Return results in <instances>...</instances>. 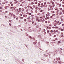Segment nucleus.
Instances as JSON below:
<instances>
[{"mask_svg": "<svg viewBox=\"0 0 64 64\" xmlns=\"http://www.w3.org/2000/svg\"><path fill=\"white\" fill-rule=\"evenodd\" d=\"M38 7H40V6L41 5L40 4H38Z\"/></svg>", "mask_w": 64, "mask_h": 64, "instance_id": "nucleus-24", "label": "nucleus"}, {"mask_svg": "<svg viewBox=\"0 0 64 64\" xmlns=\"http://www.w3.org/2000/svg\"><path fill=\"white\" fill-rule=\"evenodd\" d=\"M49 35H50V36H51V34L50 33L49 34Z\"/></svg>", "mask_w": 64, "mask_h": 64, "instance_id": "nucleus-61", "label": "nucleus"}, {"mask_svg": "<svg viewBox=\"0 0 64 64\" xmlns=\"http://www.w3.org/2000/svg\"><path fill=\"white\" fill-rule=\"evenodd\" d=\"M31 17H33V16H34V15H33V14H32L31 15Z\"/></svg>", "mask_w": 64, "mask_h": 64, "instance_id": "nucleus-47", "label": "nucleus"}, {"mask_svg": "<svg viewBox=\"0 0 64 64\" xmlns=\"http://www.w3.org/2000/svg\"><path fill=\"white\" fill-rule=\"evenodd\" d=\"M62 12H60L59 13V15H62Z\"/></svg>", "mask_w": 64, "mask_h": 64, "instance_id": "nucleus-9", "label": "nucleus"}, {"mask_svg": "<svg viewBox=\"0 0 64 64\" xmlns=\"http://www.w3.org/2000/svg\"><path fill=\"white\" fill-rule=\"evenodd\" d=\"M60 10H62V8H60Z\"/></svg>", "mask_w": 64, "mask_h": 64, "instance_id": "nucleus-52", "label": "nucleus"}, {"mask_svg": "<svg viewBox=\"0 0 64 64\" xmlns=\"http://www.w3.org/2000/svg\"><path fill=\"white\" fill-rule=\"evenodd\" d=\"M36 19H39V17H38L37 16H36Z\"/></svg>", "mask_w": 64, "mask_h": 64, "instance_id": "nucleus-14", "label": "nucleus"}, {"mask_svg": "<svg viewBox=\"0 0 64 64\" xmlns=\"http://www.w3.org/2000/svg\"><path fill=\"white\" fill-rule=\"evenodd\" d=\"M27 15H26L25 16V17L26 18L27 17Z\"/></svg>", "mask_w": 64, "mask_h": 64, "instance_id": "nucleus-59", "label": "nucleus"}, {"mask_svg": "<svg viewBox=\"0 0 64 64\" xmlns=\"http://www.w3.org/2000/svg\"><path fill=\"white\" fill-rule=\"evenodd\" d=\"M31 20H28V22H31Z\"/></svg>", "mask_w": 64, "mask_h": 64, "instance_id": "nucleus-13", "label": "nucleus"}, {"mask_svg": "<svg viewBox=\"0 0 64 64\" xmlns=\"http://www.w3.org/2000/svg\"><path fill=\"white\" fill-rule=\"evenodd\" d=\"M13 16L14 17V18H16V16H15L14 15H13Z\"/></svg>", "mask_w": 64, "mask_h": 64, "instance_id": "nucleus-36", "label": "nucleus"}, {"mask_svg": "<svg viewBox=\"0 0 64 64\" xmlns=\"http://www.w3.org/2000/svg\"><path fill=\"white\" fill-rule=\"evenodd\" d=\"M49 18H50V17L48 16V17H46L45 18V19L46 20H47L48 19H49Z\"/></svg>", "mask_w": 64, "mask_h": 64, "instance_id": "nucleus-2", "label": "nucleus"}, {"mask_svg": "<svg viewBox=\"0 0 64 64\" xmlns=\"http://www.w3.org/2000/svg\"><path fill=\"white\" fill-rule=\"evenodd\" d=\"M40 22H44V20L41 19L40 20Z\"/></svg>", "mask_w": 64, "mask_h": 64, "instance_id": "nucleus-5", "label": "nucleus"}, {"mask_svg": "<svg viewBox=\"0 0 64 64\" xmlns=\"http://www.w3.org/2000/svg\"><path fill=\"white\" fill-rule=\"evenodd\" d=\"M55 40H58V39H57V38H55Z\"/></svg>", "mask_w": 64, "mask_h": 64, "instance_id": "nucleus-40", "label": "nucleus"}, {"mask_svg": "<svg viewBox=\"0 0 64 64\" xmlns=\"http://www.w3.org/2000/svg\"><path fill=\"white\" fill-rule=\"evenodd\" d=\"M47 3V4H50V2H48Z\"/></svg>", "mask_w": 64, "mask_h": 64, "instance_id": "nucleus-26", "label": "nucleus"}, {"mask_svg": "<svg viewBox=\"0 0 64 64\" xmlns=\"http://www.w3.org/2000/svg\"><path fill=\"white\" fill-rule=\"evenodd\" d=\"M36 28H39V26H36Z\"/></svg>", "mask_w": 64, "mask_h": 64, "instance_id": "nucleus-32", "label": "nucleus"}, {"mask_svg": "<svg viewBox=\"0 0 64 64\" xmlns=\"http://www.w3.org/2000/svg\"><path fill=\"white\" fill-rule=\"evenodd\" d=\"M62 26H64V24H62Z\"/></svg>", "mask_w": 64, "mask_h": 64, "instance_id": "nucleus-64", "label": "nucleus"}, {"mask_svg": "<svg viewBox=\"0 0 64 64\" xmlns=\"http://www.w3.org/2000/svg\"><path fill=\"white\" fill-rule=\"evenodd\" d=\"M44 13H45V12H42V14H43V15H44Z\"/></svg>", "mask_w": 64, "mask_h": 64, "instance_id": "nucleus-27", "label": "nucleus"}, {"mask_svg": "<svg viewBox=\"0 0 64 64\" xmlns=\"http://www.w3.org/2000/svg\"><path fill=\"white\" fill-rule=\"evenodd\" d=\"M44 10H40V12H43Z\"/></svg>", "mask_w": 64, "mask_h": 64, "instance_id": "nucleus-6", "label": "nucleus"}, {"mask_svg": "<svg viewBox=\"0 0 64 64\" xmlns=\"http://www.w3.org/2000/svg\"><path fill=\"white\" fill-rule=\"evenodd\" d=\"M56 60H57V61H58V58H56Z\"/></svg>", "mask_w": 64, "mask_h": 64, "instance_id": "nucleus-30", "label": "nucleus"}, {"mask_svg": "<svg viewBox=\"0 0 64 64\" xmlns=\"http://www.w3.org/2000/svg\"><path fill=\"white\" fill-rule=\"evenodd\" d=\"M58 43H61V42H60V41H58Z\"/></svg>", "mask_w": 64, "mask_h": 64, "instance_id": "nucleus-56", "label": "nucleus"}, {"mask_svg": "<svg viewBox=\"0 0 64 64\" xmlns=\"http://www.w3.org/2000/svg\"><path fill=\"white\" fill-rule=\"evenodd\" d=\"M49 32H50V31H49V30H48L47 31V33H49Z\"/></svg>", "mask_w": 64, "mask_h": 64, "instance_id": "nucleus-28", "label": "nucleus"}, {"mask_svg": "<svg viewBox=\"0 0 64 64\" xmlns=\"http://www.w3.org/2000/svg\"><path fill=\"white\" fill-rule=\"evenodd\" d=\"M10 4H12V2H10Z\"/></svg>", "mask_w": 64, "mask_h": 64, "instance_id": "nucleus-39", "label": "nucleus"}, {"mask_svg": "<svg viewBox=\"0 0 64 64\" xmlns=\"http://www.w3.org/2000/svg\"><path fill=\"white\" fill-rule=\"evenodd\" d=\"M59 28V27L58 26H55V29L56 28Z\"/></svg>", "mask_w": 64, "mask_h": 64, "instance_id": "nucleus-23", "label": "nucleus"}, {"mask_svg": "<svg viewBox=\"0 0 64 64\" xmlns=\"http://www.w3.org/2000/svg\"><path fill=\"white\" fill-rule=\"evenodd\" d=\"M42 17L43 18H45V16H42Z\"/></svg>", "mask_w": 64, "mask_h": 64, "instance_id": "nucleus-55", "label": "nucleus"}, {"mask_svg": "<svg viewBox=\"0 0 64 64\" xmlns=\"http://www.w3.org/2000/svg\"><path fill=\"white\" fill-rule=\"evenodd\" d=\"M29 38H32V37L31 36H29Z\"/></svg>", "mask_w": 64, "mask_h": 64, "instance_id": "nucleus-33", "label": "nucleus"}, {"mask_svg": "<svg viewBox=\"0 0 64 64\" xmlns=\"http://www.w3.org/2000/svg\"><path fill=\"white\" fill-rule=\"evenodd\" d=\"M20 18V19H23V18L22 17H21Z\"/></svg>", "mask_w": 64, "mask_h": 64, "instance_id": "nucleus-50", "label": "nucleus"}, {"mask_svg": "<svg viewBox=\"0 0 64 64\" xmlns=\"http://www.w3.org/2000/svg\"><path fill=\"white\" fill-rule=\"evenodd\" d=\"M19 18H18V17H17L16 18V20H18V19Z\"/></svg>", "mask_w": 64, "mask_h": 64, "instance_id": "nucleus-34", "label": "nucleus"}, {"mask_svg": "<svg viewBox=\"0 0 64 64\" xmlns=\"http://www.w3.org/2000/svg\"><path fill=\"white\" fill-rule=\"evenodd\" d=\"M48 15L49 16V15H49V14H50V13H49V12H48Z\"/></svg>", "mask_w": 64, "mask_h": 64, "instance_id": "nucleus-46", "label": "nucleus"}, {"mask_svg": "<svg viewBox=\"0 0 64 64\" xmlns=\"http://www.w3.org/2000/svg\"><path fill=\"white\" fill-rule=\"evenodd\" d=\"M53 32H54V33H56V30H54L53 31Z\"/></svg>", "mask_w": 64, "mask_h": 64, "instance_id": "nucleus-21", "label": "nucleus"}, {"mask_svg": "<svg viewBox=\"0 0 64 64\" xmlns=\"http://www.w3.org/2000/svg\"><path fill=\"white\" fill-rule=\"evenodd\" d=\"M31 14H32L31 13H30L28 14V15H29L30 16V15H31Z\"/></svg>", "mask_w": 64, "mask_h": 64, "instance_id": "nucleus-20", "label": "nucleus"}, {"mask_svg": "<svg viewBox=\"0 0 64 64\" xmlns=\"http://www.w3.org/2000/svg\"><path fill=\"white\" fill-rule=\"evenodd\" d=\"M31 13H33V11L32 10H31Z\"/></svg>", "mask_w": 64, "mask_h": 64, "instance_id": "nucleus-45", "label": "nucleus"}, {"mask_svg": "<svg viewBox=\"0 0 64 64\" xmlns=\"http://www.w3.org/2000/svg\"><path fill=\"white\" fill-rule=\"evenodd\" d=\"M16 7L15 6L14 7V9H16Z\"/></svg>", "mask_w": 64, "mask_h": 64, "instance_id": "nucleus-60", "label": "nucleus"}, {"mask_svg": "<svg viewBox=\"0 0 64 64\" xmlns=\"http://www.w3.org/2000/svg\"><path fill=\"white\" fill-rule=\"evenodd\" d=\"M39 29V31H40V30H41V28H40Z\"/></svg>", "mask_w": 64, "mask_h": 64, "instance_id": "nucleus-41", "label": "nucleus"}, {"mask_svg": "<svg viewBox=\"0 0 64 64\" xmlns=\"http://www.w3.org/2000/svg\"><path fill=\"white\" fill-rule=\"evenodd\" d=\"M51 12L52 13H54V11H52H52H51Z\"/></svg>", "mask_w": 64, "mask_h": 64, "instance_id": "nucleus-19", "label": "nucleus"}, {"mask_svg": "<svg viewBox=\"0 0 64 64\" xmlns=\"http://www.w3.org/2000/svg\"><path fill=\"white\" fill-rule=\"evenodd\" d=\"M30 9H31L32 10H34V8H32V6H30Z\"/></svg>", "mask_w": 64, "mask_h": 64, "instance_id": "nucleus-4", "label": "nucleus"}, {"mask_svg": "<svg viewBox=\"0 0 64 64\" xmlns=\"http://www.w3.org/2000/svg\"><path fill=\"white\" fill-rule=\"evenodd\" d=\"M61 35H63V32H61L60 33Z\"/></svg>", "mask_w": 64, "mask_h": 64, "instance_id": "nucleus-42", "label": "nucleus"}, {"mask_svg": "<svg viewBox=\"0 0 64 64\" xmlns=\"http://www.w3.org/2000/svg\"><path fill=\"white\" fill-rule=\"evenodd\" d=\"M27 7L28 8H29L30 7V6H27Z\"/></svg>", "mask_w": 64, "mask_h": 64, "instance_id": "nucleus-54", "label": "nucleus"}, {"mask_svg": "<svg viewBox=\"0 0 64 64\" xmlns=\"http://www.w3.org/2000/svg\"><path fill=\"white\" fill-rule=\"evenodd\" d=\"M49 26L50 27V26H52V25H51V24H50L49 25Z\"/></svg>", "mask_w": 64, "mask_h": 64, "instance_id": "nucleus-57", "label": "nucleus"}, {"mask_svg": "<svg viewBox=\"0 0 64 64\" xmlns=\"http://www.w3.org/2000/svg\"><path fill=\"white\" fill-rule=\"evenodd\" d=\"M35 3L36 4H37V2H36Z\"/></svg>", "mask_w": 64, "mask_h": 64, "instance_id": "nucleus-38", "label": "nucleus"}, {"mask_svg": "<svg viewBox=\"0 0 64 64\" xmlns=\"http://www.w3.org/2000/svg\"><path fill=\"white\" fill-rule=\"evenodd\" d=\"M47 6L48 5H45V6H44V8L46 9H47Z\"/></svg>", "mask_w": 64, "mask_h": 64, "instance_id": "nucleus-1", "label": "nucleus"}, {"mask_svg": "<svg viewBox=\"0 0 64 64\" xmlns=\"http://www.w3.org/2000/svg\"><path fill=\"white\" fill-rule=\"evenodd\" d=\"M36 21H38V22H40V20H39L38 19H36Z\"/></svg>", "mask_w": 64, "mask_h": 64, "instance_id": "nucleus-10", "label": "nucleus"}, {"mask_svg": "<svg viewBox=\"0 0 64 64\" xmlns=\"http://www.w3.org/2000/svg\"><path fill=\"white\" fill-rule=\"evenodd\" d=\"M44 4L43 5L44 7H45V5L46 4V2H45L44 3Z\"/></svg>", "mask_w": 64, "mask_h": 64, "instance_id": "nucleus-7", "label": "nucleus"}, {"mask_svg": "<svg viewBox=\"0 0 64 64\" xmlns=\"http://www.w3.org/2000/svg\"><path fill=\"white\" fill-rule=\"evenodd\" d=\"M9 25L10 26H11V24H9Z\"/></svg>", "mask_w": 64, "mask_h": 64, "instance_id": "nucleus-63", "label": "nucleus"}, {"mask_svg": "<svg viewBox=\"0 0 64 64\" xmlns=\"http://www.w3.org/2000/svg\"><path fill=\"white\" fill-rule=\"evenodd\" d=\"M56 32H58V30H56Z\"/></svg>", "mask_w": 64, "mask_h": 64, "instance_id": "nucleus-51", "label": "nucleus"}, {"mask_svg": "<svg viewBox=\"0 0 64 64\" xmlns=\"http://www.w3.org/2000/svg\"><path fill=\"white\" fill-rule=\"evenodd\" d=\"M29 13L28 12L26 13V14H29Z\"/></svg>", "mask_w": 64, "mask_h": 64, "instance_id": "nucleus-48", "label": "nucleus"}, {"mask_svg": "<svg viewBox=\"0 0 64 64\" xmlns=\"http://www.w3.org/2000/svg\"><path fill=\"white\" fill-rule=\"evenodd\" d=\"M33 7H34V8H35V5H33Z\"/></svg>", "mask_w": 64, "mask_h": 64, "instance_id": "nucleus-44", "label": "nucleus"}, {"mask_svg": "<svg viewBox=\"0 0 64 64\" xmlns=\"http://www.w3.org/2000/svg\"><path fill=\"white\" fill-rule=\"evenodd\" d=\"M50 32L52 33L53 32V30H51L50 31Z\"/></svg>", "mask_w": 64, "mask_h": 64, "instance_id": "nucleus-29", "label": "nucleus"}, {"mask_svg": "<svg viewBox=\"0 0 64 64\" xmlns=\"http://www.w3.org/2000/svg\"><path fill=\"white\" fill-rule=\"evenodd\" d=\"M59 63L60 64H61V62L59 61Z\"/></svg>", "mask_w": 64, "mask_h": 64, "instance_id": "nucleus-43", "label": "nucleus"}, {"mask_svg": "<svg viewBox=\"0 0 64 64\" xmlns=\"http://www.w3.org/2000/svg\"><path fill=\"white\" fill-rule=\"evenodd\" d=\"M48 29L50 30V29H51V27H48Z\"/></svg>", "mask_w": 64, "mask_h": 64, "instance_id": "nucleus-17", "label": "nucleus"}, {"mask_svg": "<svg viewBox=\"0 0 64 64\" xmlns=\"http://www.w3.org/2000/svg\"><path fill=\"white\" fill-rule=\"evenodd\" d=\"M32 5H33V4H34V2H32L31 3Z\"/></svg>", "mask_w": 64, "mask_h": 64, "instance_id": "nucleus-35", "label": "nucleus"}, {"mask_svg": "<svg viewBox=\"0 0 64 64\" xmlns=\"http://www.w3.org/2000/svg\"><path fill=\"white\" fill-rule=\"evenodd\" d=\"M9 15H10V16H12V15H13V14H12L10 13V14H9Z\"/></svg>", "mask_w": 64, "mask_h": 64, "instance_id": "nucleus-12", "label": "nucleus"}, {"mask_svg": "<svg viewBox=\"0 0 64 64\" xmlns=\"http://www.w3.org/2000/svg\"><path fill=\"white\" fill-rule=\"evenodd\" d=\"M61 20L62 21H63V19H62Z\"/></svg>", "mask_w": 64, "mask_h": 64, "instance_id": "nucleus-62", "label": "nucleus"}, {"mask_svg": "<svg viewBox=\"0 0 64 64\" xmlns=\"http://www.w3.org/2000/svg\"><path fill=\"white\" fill-rule=\"evenodd\" d=\"M40 13H38V15H40Z\"/></svg>", "mask_w": 64, "mask_h": 64, "instance_id": "nucleus-53", "label": "nucleus"}, {"mask_svg": "<svg viewBox=\"0 0 64 64\" xmlns=\"http://www.w3.org/2000/svg\"><path fill=\"white\" fill-rule=\"evenodd\" d=\"M55 10H57V12H59V10L58 8H56L55 9Z\"/></svg>", "mask_w": 64, "mask_h": 64, "instance_id": "nucleus-8", "label": "nucleus"}, {"mask_svg": "<svg viewBox=\"0 0 64 64\" xmlns=\"http://www.w3.org/2000/svg\"><path fill=\"white\" fill-rule=\"evenodd\" d=\"M58 14H59V13H58V12H57L56 13V15H58Z\"/></svg>", "mask_w": 64, "mask_h": 64, "instance_id": "nucleus-18", "label": "nucleus"}, {"mask_svg": "<svg viewBox=\"0 0 64 64\" xmlns=\"http://www.w3.org/2000/svg\"><path fill=\"white\" fill-rule=\"evenodd\" d=\"M54 37H56V35H54Z\"/></svg>", "mask_w": 64, "mask_h": 64, "instance_id": "nucleus-31", "label": "nucleus"}, {"mask_svg": "<svg viewBox=\"0 0 64 64\" xmlns=\"http://www.w3.org/2000/svg\"><path fill=\"white\" fill-rule=\"evenodd\" d=\"M60 30H61L62 31H64V29L61 28Z\"/></svg>", "mask_w": 64, "mask_h": 64, "instance_id": "nucleus-16", "label": "nucleus"}, {"mask_svg": "<svg viewBox=\"0 0 64 64\" xmlns=\"http://www.w3.org/2000/svg\"><path fill=\"white\" fill-rule=\"evenodd\" d=\"M24 22H26L27 21V20H26V19H24Z\"/></svg>", "mask_w": 64, "mask_h": 64, "instance_id": "nucleus-15", "label": "nucleus"}, {"mask_svg": "<svg viewBox=\"0 0 64 64\" xmlns=\"http://www.w3.org/2000/svg\"><path fill=\"white\" fill-rule=\"evenodd\" d=\"M52 17H53V16H52L50 17V18H52Z\"/></svg>", "mask_w": 64, "mask_h": 64, "instance_id": "nucleus-22", "label": "nucleus"}, {"mask_svg": "<svg viewBox=\"0 0 64 64\" xmlns=\"http://www.w3.org/2000/svg\"><path fill=\"white\" fill-rule=\"evenodd\" d=\"M24 8L26 9H27V7L26 6H25L24 7Z\"/></svg>", "mask_w": 64, "mask_h": 64, "instance_id": "nucleus-58", "label": "nucleus"}, {"mask_svg": "<svg viewBox=\"0 0 64 64\" xmlns=\"http://www.w3.org/2000/svg\"><path fill=\"white\" fill-rule=\"evenodd\" d=\"M28 20H30L31 19L30 18H28Z\"/></svg>", "mask_w": 64, "mask_h": 64, "instance_id": "nucleus-37", "label": "nucleus"}, {"mask_svg": "<svg viewBox=\"0 0 64 64\" xmlns=\"http://www.w3.org/2000/svg\"><path fill=\"white\" fill-rule=\"evenodd\" d=\"M57 23H55L54 24V25L55 26H57Z\"/></svg>", "mask_w": 64, "mask_h": 64, "instance_id": "nucleus-11", "label": "nucleus"}, {"mask_svg": "<svg viewBox=\"0 0 64 64\" xmlns=\"http://www.w3.org/2000/svg\"><path fill=\"white\" fill-rule=\"evenodd\" d=\"M38 9V7H36L35 9H36V10H37Z\"/></svg>", "mask_w": 64, "mask_h": 64, "instance_id": "nucleus-25", "label": "nucleus"}, {"mask_svg": "<svg viewBox=\"0 0 64 64\" xmlns=\"http://www.w3.org/2000/svg\"><path fill=\"white\" fill-rule=\"evenodd\" d=\"M54 22H55V23H56L57 22V21H56V20H55L54 21Z\"/></svg>", "mask_w": 64, "mask_h": 64, "instance_id": "nucleus-49", "label": "nucleus"}, {"mask_svg": "<svg viewBox=\"0 0 64 64\" xmlns=\"http://www.w3.org/2000/svg\"><path fill=\"white\" fill-rule=\"evenodd\" d=\"M60 38H61V37H62V38H63L64 37V36L63 35L60 36Z\"/></svg>", "mask_w": 64, "mask_h": 64, "instance_id": "nucleus-3", "label": "nucleus"}]
</instances>
